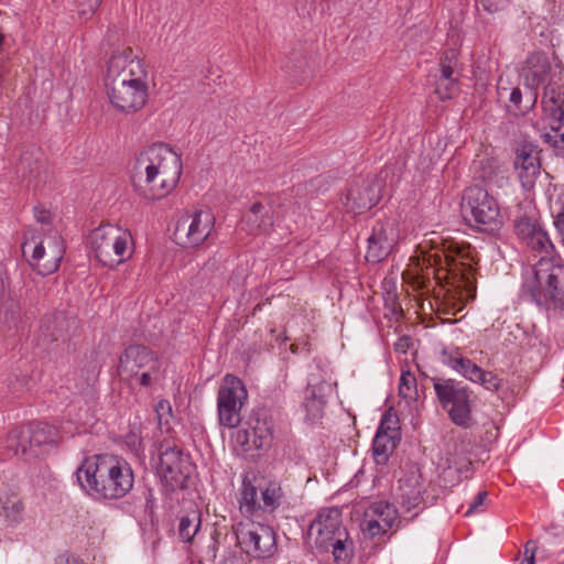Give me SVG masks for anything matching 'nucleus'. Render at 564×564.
Returning <instances> with one entry per match:
<instances>
[{"mask_svg": "<svg viewBox=\"0 0 564 564\" xmlns=\"http://www.w3.org/2000/svg\"><path fill=\"white\" fill-rule=\"evenodd\" d=\"M514 232L528 249L541 256L533 274L523 283V293L546 310L564 308V268L553 257L547 232L536 218L527 215L514 221Z\"/></svg>", "mask_w": 564, "mask_h": 564, "instance_id": "nucleus-1", "label": "nucleus"}, {"mask_svg": "<svg viewBox=\"0 0 564 564\" xmlns=\"http://www.w3.org/2000/svg\"><path fill=\"white\" fill-rule=\"evenodd\" d=\"M182 171L181 155L165 143H154L138 154L133 165V184L145 199H161L176 187Z\"/></svg>", "mask_w": 564, "mask_h": 564, "instance_id": "nucleus-2", "label": "nucleus"}, {"mask_svg": "<svg viewBox=\"0 0 564 564\" xmlns=\"http://www.w3.org/2000/svg\"><path fill=\"white\" fill-rule=\"evenodd\" d=\"M80 488L95 500H115L127 496L134 484L130 464L122 457L100 454L87 457L77 468Z\"/></svg>", "mask_w": 564, "mask_h": 564, "instance_id": "nucleus-3", "label": "nucleus"}, {"mask_svg": "<svg viewBox=\"0 0 564 564\" xmlns=\"http://www.w3.org/2000/svg\"><path fill=\"white\" fill-rule=\"evenodd\" d=\"M121 379L144 388L161 381L163 371L158 355L143 345H130L119 357L117 367Z\"/></svg>", "mask_w": 564, "mask_h": 564, "instance_id": "nucleus-4", "label": "nucleus"}, {"mask_svg": "<svg viewBox=\"0 0 564 564\" xmlns=\"http://www.w3.org/2000/svg\"><path fill=\"white\" fill-rule=\"evenodd\" d=\"M97 260L106 267L123 263L133 253V238L129 230L111 224L95 228L89 235Z\"/></svg>", "mask_w": 564, "mask_h": 564, "instance_id": "nucleus-5", "label": "nucleus"}, {"mask_svg": "<svg viewBox=\"0 0 564 564\" xmlns=\"http://www.w3.org/2000/svg\"><path fill=\"white\" fill-rule=\"evenodd\" d=\"M22 249L24 254L31 253L30 263L41 275L54 273L65 253L63 238L56 230H51L43 237L29 231Z\"/></svg>", "mask_w": 564, "mask_h": 564, "instance_id": "nucleus-6", "label": "nucleus"}, {"mask_svg": "<svg viewBox=\"0 0 564 564\" xmlns=\"http://www.w3.org/2000/svg\"><path fill=\"white\" fill-rule=\"evenodd\" d=\"M541 107V139L554 148H564V90L560 83L544 87Z\"/></svg>", "mask_w": 564, "mask_h": 564, "instance_id": "nucleus-7", "label": "nucleus"}, {"mask_svg": "<svg viewBox=\"0 0 564 564\" xmlns=\"http://www.w3.org/2000/svg\"><path fill=\"white\" fill-rule=\"evenodd\" d=\"M436 397L457 426L468 429L473 425L470 391L454 379H433Z\"/></svg>", "mask_w": 564, "mask_h": 564, "instance_id": "nucleus-8", "label": "nucleus"}, {"mask_svg": "<svg viewBox=\"0 0 564 564\" xmlns=\"http://www.w3.org/2000/svg\"><path fill=\"white\" fill-rule=\"evenodd\" d=\"M462 208L484 231L497 230L502 225L497 200L481 186L473 185L465 189Z\"/></svg>", "mask_w": 564, "mask_h": 564, "instance_id": "nucleus-9", "label": "nucleus"}, {"mask_svg": "<svg viewBox=\"0 0 564 564\" xmlns=\"http://www.w3.org/2000/svg\"><path fill=\"white\" fill-rule=\"evenodd\" d=\"M235 534L241 551L253 558L269 560L278 551L276 535L270 525L242 521L237 524Z\"/></svg>", "mask_w": 564, "mask_h": 564, "instance_id": "nucleus-10", "label": "nucleus"}, {"mask_svg": "<svg viewBox=\"0 0 564 564\" xmlns=\"http://www.w3.org/2000/svg\"><path fill=\"white\" fill-rule=\"evenodd\" d=\"M105 84L149 85V73L143 62L130 47L112 53L109 58Z\"/></svg>", "mask_w": 564, "mask_h": 564, "instance_id": "nucleus-11", "label": "nucleus"}, {"mask_svg": "<svg viewBox=\"0 0 564 564\" xmlns=\"http://www.w3.org/2000/svg\"><path fill=\"white\" fill-rule=\"evenodd\" d=\"M260 489L261 497H259L258 488L251 478L248 475L242 477L239 497L241 512L247 514H254L258 511L272 513L283 503L284 491L280 481L270 480Z\"/></svg>", "mask_w": 564, "mask_h": 564, "instance_id": "nucleus-12", "label": "nucleus"}, {"mask_svg": "<svg viewBox=\"0 0 564 564\" xmlns=\"http://www.w3.org/2000/svg\"><path fill=\"white\" fill-rule=\"evenodd\" d=\"M248 399L243 382L234 375H226L217 394V410L223 426L234 429L241 422V409Z\"/></svg>", "mask_w": 564, "mask_h": 564, "instance_id": "nucleus-13", "label": "nucleus"}, {"mask_svg": "<svg viewBox=\"0 0 564 564\" xmlns=\"http://www.w3.org/2000/svg\"><path fill=\"white\" fill-rule=\"evenodd\" d=\"M215 227V217L207 209L183 214L176 221L173 232L175 242L183 248L202 246Z\"/></svg>", "mask_w": 564, "mask_h": 564, "instance_id": "nucleus-14", "label": "nucleus"}, {"mask_svg": "<svg viewBox=\"0 0 564 564\" xmlns=\"http://www.w3.org/2000/svg\"><path fill=\"white\" fill-rule=\"evenodd\" d=\"M159 476L171 490L183 489L192 474L193 466L188 456L175 445L163 443L156 465Z\"/></svg>", "mask_w": 564, "mask_h": 564, "instance_id": "nucleus-15", "label": "nucleus"}, {"mask_svg": "<svg viewBox=\"0 0 564 564\" xmlns=\"http://www.w3.org/2000/svg\"><path fill=\"white\" fill-rule=\"evenodd\" d=\"M429 262L436 269V279H441L438 273L445 271L456 278L462 274V278L468 280L469 270L471 268L469 249L459 246L455 241L442 240L441 248L435 247L429 254Z\"/></svg>", "mask_w": 564, "mask_h": 564, "instance_id": "nucleus-16", "label": "nucleus"}, {"mask_svg": "<svg viewBox=\"0 0 564 564\" xmlns=\"http://www.w3.org/2000/svg\"><path fill=\"white\" fill-rule=\"evenodd\" d=\"M561 75L560 64L553 66L549 56L542 52H534L528 56L521 73L523 85L534 91L542 85H556L562 79Z\"/></svg>", "mask_w": 564, "mask_h": 564, "instance_id": "nucleus-17", "label": "nucleus"}, {"mask_svg": "<svg viewBox=\"0 0 564 564\" xmlns=\"http://www.w3.org/2000/svg\"><path fill=\"white\" fill-rule=\"evenodd\" d=\"M110 105L119 112L140 111L149 98V85L105 84Z\"/></svg>", "mask_w": 564, "mask_h": 564, "instance_id": "nucleus-18", "label": "nucleus"}, {"mask_svg": "<svg viewBox=\"0 0 564 564\" xmlns=\"http://www.w3.org/2000/svg\"><path fill=\"white\" fill-rule=\"evenodd\" d=\"M399 241V228L394 221H378L368 238L366 260L379 263L384 260Z\"/></svg>", "mask_w": 564, "mask_h": 564, "instance_id": "nucleus-19", "label": "nucleus"}, {"mask_svg": "<svg viewBox=\"0 0 564 564\" xmlns=\"http://www.w3.org/2000/svg\"><path fill=\"white\" fill-rule=\"evenodd\" d=\"M56 430L45 423H36L28 429H17L10 432L8 442L15 454H25L32 446L51 444L55 441Z\"/></svg>", "mask_w": 564, "mask_h": 564, "instance_id": "nucleus-20", "label": "nucleus"}, {"mask_svg": "<svg viewBox=\"0 0 564 564\" xmlns=\"http://www.w3.org/2000/svg\"><path fill=\"white\" fill-rule=\"evenodd\" d=\"M460 76L458 54L449 50L440 61V75L435 82V91L441 99H452L458 94Z\"/></svg>", "mask_w": 564, "mask_h": 564, "instance_id": "nucleus-21", "label": "nucleus"}, {"mask_svg": "<svg viewBox=\"0 0 564 564\" xmlns=\"http://www.w3.org/2000/svg\"><path fill=\"white\" fill-rule=\"evenodd\" d=\"M381 182L362 180L354 183L345 196V207L354 214L371 209L380 199Z\"/></svg>", "mask_w": 564, "mask_h": 564, "instance_id": "nucleus-22", "label": "nucleus"}, {"mask_svg": "<svg viewBox=\"0 0 564 564\" xmlns=\"http://www.w3.org/2000/svg\"><path fill=\"white\" fill-rule=\"evenodd\" d=\"M340 511L337 508L323 509L310 525V534L315 535L316 546L328 551L329 543L340 535Z\"/></svg>", "mask_w": 564, "mask_h": 564, "instance_id": "nucleus-23", "label": "nucleus"}, {"mask_svg": "<svg viewBox=\"0 0 564 564\" xmlns=\"http://www.w3.org/2000/svg\"><path fill=\"white\" fill-rule=\"evenodd\" d=\"M514 170L524 189H531L541 174V158L538 147L523 143L518 147Z\"/></svg>", "mask_w": 564, "mask_h": 564, "instance_id": "nucleus-24", "label": "nucleus"}, {"mask_svg": "<svg viewBox=\"0 0 564 564\" xmlns=\"http://www.w3.org/2000/svg\"><path fill=\"white\" fill-rule=\"evenodd\" d=\"M423 491L421 475L417 471H411L399 480L395 498L404 512L414 511L413 517H415L423 509Z\"/></svg>", "mask_w": 564, "mask_h": 564, "instance_id": "nucleus-25", "label": "nucleus"}, {"mask_svg": "<svg viewBox=\"0 0 564 564\" xmlns=\"http://www.w3.org/2000/svg\"><path fill=\"white\" fill-rule=\"evenodd\" d=\"M329 382L322 380L318 376L311 375L307 386L304 390L302 406L306 412L307 419H317L322 415L326 404V397L330 393Z\"/></svg>", "mask_w": 564, "mask_h": 564, "instance_id": "nucleus-26", "label": "nucleus"}, {"mask_svg": "<svg viewBox=\"0 0 564 564\" xmlns=\"http://www.w3.org/2000/svg\"><path fill=\"white\" fill-rule=\"evenodd\" d=\"M398 441V430L389 426L386 427V424L382 421L372 442V454L377 464L384 465L389 460Z\"/></svg>", "mask_w": 564, "mask_h": 564, "instance_id": "nucleus-27", "label": "nucleus"}, {"mask_svg": "<svg viewBox=\"0 0 564 564\" xmlns=\"http://www.w3.org/2000/svg\"><path fill=\"white\" fill-rule=\"evenodd\" d=\"M44 169V156L42 151L36 147L25 149L17 164V173L29 182L37 181Z\"/></svg>", "mask_w": 564, "mask_h": 564, "instance_id": "nucleus-28", "label": "nucleus"}, {"mask_svg": "<svg viewBox=\"0 0 564 564\" xmlns=\"http://www.w3.org/2000/svg\"><path fill=\"white\" fill-rule=\"evenodd\" d=\"M202 527V514L193 509L180 516L177 524V536L183 543H195L199 538Z\"/></svg>", "mask_w": 564, "mask_h": 564, "instance_id": "nucleus-29", "label": "nucleus"}, {"mask_svg": "<svg viewBox=\"0 0 564 564\" xmlns=\"http://www.w3.org/2000/svg\"><path fill=\"white\" fill-rule=\"evenodd\" d=\"M443 362L471 382H475L476 378H478L477 376L479 375V371L481 370L480 367L474 364L470 359L463 357L458 351H444Z\"/></svg>", "mask_w": 564, "mask_h": 564, "instance_id": "nucleus-30", "label": "nucleus"}, {"mask_svg": "<svg viewBox=\"0 0 564 564\" xmlns=\"http://www.w3.org/2000/svg\"><path fill=\"white\" fill-rule=\"evenodd\" d=\"M243 220L250 225L252 234L257 231H267L272 226V218L269 209L261 203H254L250 210L245 215Z\"/></svg>", "mask_w": 564, "mask_h": 564, "instance_id": "nucleus-31", "label": "nucleus"}, {"mask_svg": "<svg viewBox=\"0 0 564 564\" xmlns=\"http://www.w3.org/2000/svg\"><path fill=\"white\" fill-rule=\"evenodd\" d=\"M21 315V306L18 300L2 299L0 302V324L8 329L15 328Z\"/></svg>", "mask_w": 564, "mask_h": 564, "instance_id": "nucleus-32", "label": "nucleus"}, {"mask_svg": "<svg viewBox=\"0 0 564 564\" xmlns=\"http://www.w3.org/2000/svg\"><path fill=\"white\" fill-rule=\"evenodd\" d=\"M368 512L371 513L377 520L382 522L383 529H391L398 520V510L393 505L389 502H373L370 506Z\"/></svg>", "mask_w": 564, "mask_h": 564, "instance_id": "nucleus-33", "label": "nucleus"}, {"mask_svg": "<svg viewBox=\"0 0 564 564\" xmlns=\"http://www.w3.org/2000/svg\"><path fill=\"white\" fill-rule=\"evenodd\" d=\"M399 395L408 404L416 401V378L411 371H402L399 380Z\"/></svg>", "mask_w": 564, "mask_h": 564, "instance_id": "nucleus-34", "label": "nucleus"}, {"mask_svg": "<svg viewBox=\"0 0 564 564\" xmlns=\"http://www.w3.org/2000/svg\"><path fill=\"white\" fill-rule=\"evenodd\" d=\"M253 435V445L257 448H264L270 446L272 436H273V427L272 425L263 420H257L254 426L252 427Z\"/></svg>", "mask_w": 564, "mask_h": 564, "instance_id": "nucleus-35", "label": "nucleus"}, {"mask_svg": "<svg viewBox=\"0 0 564 564\" xmlns=\"http://www.w3.org/2000/svg\"><path fill=\"white\" fill-rule=\"evenodd\" d=\"M2 513L10 525H17L23 519V505L17 497H10L2 503Z\"/></svg>", "mask_w": 564, "mask_h": 564, "instance_id": "nucleus-36", "label": "nucleus"}, {"mask_svg": "<svg viewBox=\"0 0 564 564\" xmlns=\"http://www.w3.org/2000/svg\"><path fill=\"white\" fill-rule=\"evenodd\" d=\"M525 106L523 108L520 107L521 100H522V93L519 88H513L509 101L513 106L514 111H520L522 113L531 110L538 100V94L533 89H529V91L525 95Z\"/></svg>", "mask_w": 564, "mask_h": 564, "instance_id": "nucleus-37", "label": "nucleus"}, {"mask_svg": "<svg viewBox=\"0 0 564 564\" xmlns=\"http://www.w3.org/2000/svg\"><path fill=\"white\" fill-rule=\"evenodd\" d=\"M54 322L56 323L55 329L52 334L54 340L66 339L69 336L70 330L76 326L75 319L66 318L63 313L56 314Z\"/></svg>", "mask_w": 564, "mask_h": 564, "instance_id": "nucleus-38", "label": "nucleus"}, {"mask_svg": "<svg viewBox=\"0 0 564 564\" xmlns=\"http://www.w3.org/2000/svg\"><path fill=\"white\" fill-rule=\"evenodd\" d=\"M102 0H75L76 12L83 20H89L96 13Z\"/></svg>", "mask_w": 564, "mask_h": 564, "instance_id": "nucleus-39", "label": "nucleus"}, {"mask_svg": "<svg viewBox=\"0 0 564 564\" xmlns=\"http://www.w3.org/2000/svg\"><path fill=\"white\" fill-rule=\"evenodd\" d=\"M475 383L481 384L489 391H497L501 387V379L491 371L480 370Z\"/></svg>", "mask_w": 564, "mask_h": 564, "instance_id": "nucleus-40", "label": "nucleus"}, {"mask_svg": "<svg viewBox=\"0 0 564 564\" xmlns=\"http://www.w3.org/2000/svg\"><path fill=\"white\" fill-rule=\"evenodd\" d=\"M346 535H340L329 543V547H332V552L336 562H345L347 554L345 552L344 541Z\"/></svg>", "mask_w": 564, "mask_h": 564, "instance_id": "nucleus-41", "label": "nucleus"}, {"mask_svg": "<svg viewBox=\"0 0 564 564\" xmlns=\"http://www.w3.org/2000/svg\"><path fill=\"white\" fill-rule=\"evenodd\" d=\"M390 529H383L382 528V522H380L379 520H377L376 518H372V519H367L365 521V527H364V531L369 534L370 536H376V535H379V534H384L389 531Z\"/></svg>", "mask_w": 564, "mask_h": 564, "instance_id": "nucleus-42", "label": "nucleus"}, {"mask_svg": "<svg viewBox=\"0 0 564 564\" xmlns=\"http://www.w3.org/2000/svg\"><path fill=\"white\" fill-rule=\"evenodd\" d=\"M536 550V543L532 540L528 541L524 545L523 551L524 558L519 564H534Z\"/></svg>", "mask_w": 564, "mask_h": 564, "instance_id": "nucleus-43", "label": "nucleus"}, {"mask_svg": "<svg viewBox=\"0 0 564 564\" xmlns=\"http://www.w3.org/2000/svg\"><path fill=\"white\" fill-rule=\"evenodd\" d=\"M155 412L158 415L159 423L162 424L163 421L167 423V416L171 415V405L167 401L161 400L158 402L155 406Z\"/></svg>", "mask_w": 564, "mask_h": 564, "instance_id": "nucleus-44", "label": "nucleus"}, {"mask_svg": "<svg viewBox=\"0 0 564 564\" xmlns=\"http://www.w3.org/2000/svg\"><path fill=\"white\" fill-rule=\"evenodd\" d=\"M510 0H480L484 9L490 13L503 9Z\"/></svg>", "mask_w": 564, "mask_h": 564, "instance_id": "nucleus-45", "label": "nucleus"}, {"mask_svg": "<svg viewBox=\"0 0 564 564\" xmlns=\"http://www.w3.org/2000/svg\"><path fill=\"white\" fill-rule=\"evenodd\" d=\"M34 217L37 223L40 224H48L52 218V214L48 209L42 207V206H35L33 209Z\"/></svg>", "mask_w": 564, "mask_h": 564, "instance_id": "nucleus-46", "label": "nucleus"}, {"mask_svg": "<svg viewBox=\"0 0 564 564\" xmlns=\"http://www.w3.org/2000/svg\"><path fill=\"white\" fill-rule=\"evenodd\" d=\"M215 535H216V532L210 534L209 544L207 545L205 554H204L206 560H215L216 558V554H217V550H218V542H217Z\"/></svg>", "mask_w": 564, "mask_h": 564, "instance_id": "nucleus-47", "label": "nucleus"}, {"mask_svg": "<svg viewBox=\"0 0 564 564\" xmlns=\"http://www.w3.org/2000/svg\"><path fill=\"white\" fill-rule=\"evenodd\" d=\"M487 497V492L486 491H479L474 500L470 502L467 511H466V516H469L474 512H476L478 510L479 507H481L484 505V501H485V498Z\"/></svg>", "mask_w": 564, "mask_h": 564, "instance_id": "nucleus-48", "label": "nucleus"}, {"mask_svg": "<svg viewBox=\"0 0 564 564\" xmlns=\"http://www.w3.org/2000/svg\"><path fill=\"white\" fill-rule=\"evenodd\" d=\"M430 283H431V281H430L429 276L417 275V276L413 278V285L417 290L429 289Z\"/></svg>", "mask_w": 564, "mask_h": 564, "instance_id": "nucleus-49", "label": "nucleus"}, {"mask_svg": "<svg viewBox=\"0 0 564 564\" xmlns=\"http://www.w3.org/2000/svg\"><path fill=\"white\" fill-rule=\"evenodd\" d=\"M554 224L561 235L562 242L564 245V208L563 212L557 215Z\"/></svg>", "mask_w": 564, "mask_h": 564, "instance_id": "nucleus-50", "label": "nucleus"}]
</instances>
